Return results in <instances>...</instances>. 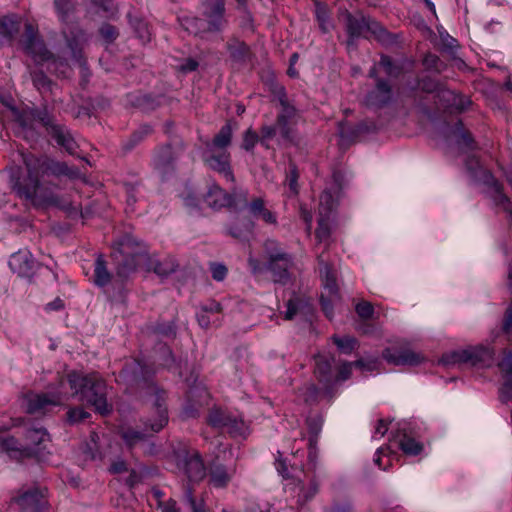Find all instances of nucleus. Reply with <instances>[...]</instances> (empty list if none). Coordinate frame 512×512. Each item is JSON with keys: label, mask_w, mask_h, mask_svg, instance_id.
Instances as JSON below:
<instances>
[{"label": "nucleus", "mask_w": 512, "mask_h": 512, "mask_svg": "<svg viewBox=\"0 0 512 512\" xmlns=\"http://www.w3.org/2000/svg\"><path fill=\"white\" fill-rule=\"evenodd\" d=\"M340 295L338 297H334V294H324L322 293L320 296V305L321 309L324 312L325 316L331 320L334 316V306L340 302Z\"/></svg>", "instance_id": "obj_49"}, {"label": "nucleus", "mask_w": 512, "mask_h": 512, "mask_svg": "<svg viewBox=\"0 0 512 512\" xmlns=\"http://www.w3.org/2000/svg\"><path fill=\"white\" fill-rule=\"evenodd\" d=\"M146 474V468L140 470L132 469L129 472V476L125 480V484L130 488L134 489L138 484L142 483Z\"/></svg>", "instance_id": "obj_63"}, {"label": "nucleus", "mask_w": 512, "mask_h": 512, "mask_svg": "<svg viewBox=\"0 0 512 512\" xmlns=\"http://www.w3.org/2000/svg\"><path fill=\"white\" fill-rule=\"evenodd\" d=\"M116 274L125 279L134 273L138 268H143L148 260V253L145 247L131 235H124L117 242V247L111 254Z\"/></svg>", "instance_id": "obj_6"}, {"label": "nucleus", "mask_w": 512, "mask_h": 512, "mask_svg": "<svg viewBox=\"0 0 512 512\" xmlns=\"http://www.w3.org/2000/svg\"><path fill=\"white\" fill-rule=\"evenodd\" d=\"M185 150V144L164 143L157 145L151 157V166L163 178L171 176L177 168V161Z\"/></svg>", "instance_id": "obj_11"}, {"label": "nucleus", "mask_w": 512, "mask_h": 512, "mask_svg": "<svg viewBox=\"0 0 512 512\" xmlns=\"http://www.w3.org/2000/svg\"><path fill=\"white\" fill-rule=\"evenodd\" d=\"M264 253L265 257L268 261H276V260H285V256L289 255V253L285 252L280 244L273 240V239H267L264 243Z\"/></svg>", "instance_id": "obj_42"}, {"label": "nucleus", "mask_w": 512, "mask_h": 512, "mask_svg": "<svg viewBox=\"0 0 512 512\" xmlns=\"http://www.w3.org/2000/svg\"><path fill=\"white\" fill-rule=\"evenodd\" d=\"M207 423L214 428H228L230 432L241 429L243 423L227 415L221 409H212L207 417Z\"/></svg>", "instance_id": "obj_23"}, {"label": "nucleus", "mask_w": 512, "mask_h": 512, "mask_svg": "<svg viewBox=\"0 0 512 512\" xmlns=\"http://www.w3.org/2000/svg\"><path fill=\"white\" fill-rule=\"evenodd\" d=\"M368 78L373 79V87L366 93L363 103L372 110H381L394 101V90L391 81L379 75L375 68H370Z\"/></svg>", "instance_id": "obj_9"}, {"label": "nucleus", "mask_w": 512, "mask_h": 512, "mask_svg": "<svg viewBox=\"0 0 512 512\" xmlns=\"http://www.w3.org/2000/svg\"><path fill=\"white\" fill-rule=\"evenodd\" d=\"M16 502L22 512H45L47 509V501L38 489L26 491L16 498Z\"/></svg>", "instance_id": "obj_19"}, {"label": "nucleus", "mask_w": 512, "mask_h": 512, "mask_svg": "<svg viewBox=\"0 0 512 512\" xmlns=\"http://www.w3.org/2000/svg\"><path fill=\"white\" fill-rule=\"evenodd\" d=\"M226 49L232 61L239 64H246L253 57L250 46L236 37H232L227 41Z\"/></svg>", "instance_id": "obj_21"}, {"label": "nucleus", "mask_w": 512, "mask_h": 512, "mask_svg": "<svg viewBox=\"0 0 512 512\" xmlns=\"http://www.w3.org/2000/svg\"><path fill=\"white\" fill-rule=\"evenodd\" d=\"M355 311L362 320H369L373 317L374 307L368 301H361L356 305Z\"/></svg>", "instance_id": "obj_64"}, {"label": "nucleus", "mask_w": 512, "mask_h": 512, "mask_svg": "<svg viewBox=\"0 0 512 512\" xmlns=\"http://www.w3.org/2000/svg\"><path fill=\"white\" fill-rule=\"evenodd\" d=\"M111 281V274L107 269L106 262L102 256L95 261L94 282L97 286L104 287Z\"/></svg>", "instance_id": "obj_41"}, {"label": "nucleus", "mask_w": 512, "mask_h": 512, "mask_svg": "<svg viewBox=\"0 0 512 512\" xmlns=\"http://www.w3.org/2000/svg\"><path fill=\"white\" fill-rule=\"evenodd\" d=\"M19 31V22L14 16L0 17V34L5 38L12 40Z\"/></svg>", "instance_id": "obj_43"}, {"label": "nucleus", "mask_w": 512, "mask_h": 512, "mask_svg": "<svg viewBox=\"0 0 512 512\" xmlns=\"http://www.w3.org/2000/svg\"><path fill=\"white\" fill-rule=\"evenodd\" d=\"M259 134H257L254 130L249 128L243 134V141L241 144V148L245 151L251 152L255 145L258 143Z\"/></svg>", "instance_id": "obj_61"}, {"label": "nucleus", "mask_w": 512, "mask_h": 512, "mask_svg": "<svg viewBox=\"0 0 512 512\" xmlns=\"http://www.w3.org/2000/svg\"><path fill=\"white\" fill-rule=\"evenodd\" d=\"M54 8L59 20L64 25L62 34L71 51L72 58L80 67L86 68L87 61L83 55V47L88 38L82 28L72 24V18L77 10V0H54Z\"/></svg>", "instance_id": "obj_4"}, {"label": "nucleus", "mask_w": 512, "mask_h": 512, "mask_svg": "<svg viewBox=\"0 0 512 512\" xmlns=\"http://www.w3.org/2000/svg\"><path fill=\"white\" fill-rule=\"evenodd\" d=\"M99 34L105 43L111 44L119 36V31L115 26H113L109 23H104L99 28Z\"/></svg>", "instance_id": "obj_59"}, {"label": "nucleus", "mask_w": 512, "mask_h": 512, "mask_svg": "<svg viewBox=\"0 0 512 512\" xmlns=\"http://www.w3.org/2000/svg\"><path fill=\"white\" fill-rule=\"evenodd\" d=\"M142 185L141 181H136L134 183L132 182H125L123 183V189L126 195V204L127 208L130 209V211H134V205L138 201V193H139V187Z\"/></svg>", "instance_id": "obj_46"}, {"label": "nucleus", "mask_w": 512, "mask_h": 512, "mask_svg": "<svg viewBox=\"0 0 512 512\" xmlns=\"http://www.w3.org/2000/svg\"><path fill=\"white\" fill-rule=\"evenodd\" d=\"M315 17L322 33H329L332 28L331 11L326 3L315 1Z\"/></svg>", "instance_id": "obj_35"}, {"label": "nucleus", "mask_w": 512, "mask_h": 512, "mask_svg": "<svg viewBox=\"0 0 512 512\" xmlns=\"http://www.w3.org/2000/svg\"><path fill=\"white\" fill-rule=\"evenodd\" d=\"M229 195V204H227V208L234 209L235 211H240L248 208V204L251 198H249V193L244 189H233L231 192H228Z\"/></svg>", "instance_id": "obj_36"}, {"label": "nucleus", "mask_w": 512, "mask_h": 512, "mask_svg": "<svg viewBox=\"0 0 512 512\" xmlns=\"http://www.w3.org/2000/svg\"><path fill=\"white\" fill-rule=\"evenodd\" d=\"M21 44L24 52L30 56L37 65L48 62V68L53 67L55 71H57L59 67L68 68L67 61L64 58L55 56L47 49L38 31L30 23L25 24Z\"/></svg>", "instance_id": "obj_8"}, {"label": "nucleus", "mask_w": 512, "mask_h": 512, "mask_svg": "<svg viewBox=\"0 0 512 512\" xmlns=\"http://www.w3.org/2000/svg\"><path fill=\"white\" fill-rule=\"evenodd\" d=\"M247 211L249 215L267 224H276L277 217L266 207V201L262 197H252L249 201Z\"/></svg>", "instance_id": "obj_24"}, {"label": "nucleus", "mask_w": 512, "mask_h": 512, "mask_svg": "<svg viewBox=\"0 0 512 512\" xmlns=\"http://www.w3.org/2000/svg\"><path fill=\"white\" fill-rule=\"evenodd\" d=\"M345 29L347 32L346 44L348 47L355 46L356 40L363 37L368 38L367 33H371L379 42L391 44L395 41V36L390 33L378 21L365 16L362 11L354 13L345 10L343 12Z\"/></svg>", "instance_id": "obj_5"}, {"label": "nucleus", "mask_w": 512, "mask_h": 512, "mask_svg": "<svg viewBox=\"0 0 512 512\" xmlns=\"http://www.w3.org/2000/svg\"><path fill=\"white\" fill-rule=\"evenodd\" d=\"M21 156L25 173H12L10 176L11 189L21 200L35 208L55 205L70 217L82 216L79 205L71 202L62 203L55 194V190L60 189L55 180L61 177L78 179L81 175L78 167L69 166L66 162L45 154L22 153Z\"/></svg>", "instance_id": "obj_1"}, {"label": "nucleus", "mask_w": 512, "mask_h": 512, "mask_svg": "<svg viewBox=\"0 0 512 512\" xmlns=\"http://www.w3.org/2000/svg\"><path fill=\"white\" fill-rule=\"evenodd\" d=\"M465 165H466L467 170L471 174V176L477 182H479L485 186L484 181H483V172H486V173H491V172L489 170L483 168L480 165L478 158H476L475 156L468 157Z\"/></svg>", "instance_id": "obj_47"}, {"label": "nucleus", "mask_w": 512, "mask_h": 512, "mask_svg": "<svg viewBox=\"0 0 512 512\" xmlns=\"http://www.w3.org/2000/svg\"><path fill=\"white\" fill-rule=\"evenodd\" d=\"M297 120H291L282 115L276 117V127L280 133L281 139L286 142H292L295 137L293 126L296 125Z\"/></svg>", "instance_id": "obj_39"}, {"label": "nucleus", "mask_w": 512, "mask_h": 512, "mask_svg": "<svg viewBox=\"0 0 512 512\" xmlns=\"http://www.w3.org/2000/svg\"><path fill=\"white\" fill-rule=\"evenodd\" d=\"M422 65L425 70L436 73H442L447 67L445 62H443L439 56L430 52L424 55Z\"/></svg>", "instance_id": "obj_45"}, {"label": "nucleus", "mask_w": 512, "mask_h": 512, "mask_svg": "<svg viewBox=\"0 0 512 512\" xmlns=\"http://www.w3.org/2000/svg\"><path fill=\"white\" fill-rule=\"evenodd\" d=\"M417 85L420 90L427 94H435L441 102H450L453 91L448 89L445 84L431 76H423L417 79Z\"/></svg>", "instance_id": "obj_18"}, {"label": "nucleus", "mask_w": 512, "mask_h": 512, "mask_svg": "<svg viewBox=\"0 0 512 512\" xmlns=\"http://www.w3.org/2000/svg\"><path fill=\"white\" fill-rule=\"evenodd\" d=\"M50 136L56 141V143L63 147L69 154H73L76 150V143L71 136L68 129L63 126H53L50 131Z\"/></svg>", "instance_id": "obj_32"}, {"label": "nucleus", "mask_w": 512, "mask_h": 512, "mask_svg": "<svg viewBox=\"0 0 512 512\" xmlns=\"http://www.w3.org/2000/svg\"><path fill=\"white\" fill-rule=\"evenodd\" d=\"M203 162L211 170L223 176L226 181L234 183L235 176L231 167V154L229 151L205 150Z\"/></svg>", "instance_id": "obj_14"}, {"label": "nucleus", "mask_w": 512, "mask_h": 512, "mask_svg": "<svg viewBox=\"0 0 512 512\" xmlns=\"http://www.w3.org/2000/svg\"><path fill=\"white\" fill-rule=\"evenodd\" d=\"M314 375L321 385L323 397L329 402L336 395V381L334 380L333 366L336 365V358L332 354H317L314 357Z\"/></svg>", "instance_id": "obj_12"}, {"label": "nucleus", "mask_w": 512, "mask_h": 512, "mask_svg": "<svg viewBox=\"0 0 512 512\" xmlns=\"http://www.w3.org/2000/svg\"><path fill=\"white\" fill-rule=\"evenodd\" d=\"M153 133V128L148 124L140 125L134 130L131 135L122 144V149L125 152L133 150L136 146L142 143L148 136Z\"/></svg>", "instance_id": "obj_34"}, {"label": "nucleus", "mask_w": 512, "mask_h": 512, "mask_svg": "<svg viewBox=\"0 0 512 512\" xmlns=\"http://www.w3.org/2000/svg\"><path fill=\"white\" fill-rule=\"evenodd\" d=\"M398 437L399 448L403 451L404 454L409 456H417L423 451V444L416 441L406 433H399Z\"/></svg>", "instance_id": "obj_38"}, {"label": "nucleus", "mask_w": 512, "mask_h": 512, "mask_svg": "<svg viewBox=\"0 0 512 512\" xmlns=\"http://www.w3.org/2000/svg\"><path fill=\"white\" fill-rule=\"evenodd\" d=\"M9 267L19 277H31L36 270V261L30 251L19 250L11 255Z\"/></svg>", "instance_id": "obj_15"}, {"label": "nucleus", "mask_w": 512, "mask_h": 512, "mask_svg": "<svg viewBox=\"0 0 512 512\" xmlns=\"http://www.w3.org/2000/svg\"><path fill=\"white\" fill-rule=\"evenodd\" d=\"M202 13H226L225 0H202Z\"/></svg>", "instance_id": "obj_58"}, {"label": "nucleus", "mask_w": 512, "mask_h": 512, "mask_svg": "<svg viewBox=\"0 0 512 512\" xmlns=\"http://www.w3.org/2000/svg\"><path fill=\"white\" fill-rule=\"evenodd\" d=\"M382 357L387 361V363L395 366H414L420 364L423 360L421 354L410 349L386 348L382 352Z\"/></svg>", "instance_id": "obj_16"}, {"label": "nucleus", "mask_w": 512, "mask_h": 512, "mask_svg": "<svg viewBox=\"0 0 512 512\" xmlns=\"http://www.w3.org/2000/svg\"><path fill=\"white\" fill-rule=\"evenodd\" d=\"M120 375L130 387H135L143 397L151 401L156 413L155 418L147 417L142 420V430L130 426L121 428L120 437L126 446L132 449L167 425L169 420L166 406L167 394L153 382L152 371L138 359L126 363Z\"/></svg>", "instance_id": "obj_2"}, {"label": "nucleus", "mask_w": 512, "mask_h": 512, "mask_svg": "<svg viewBox=\"0 0 512 512\" xmlns=\"http://www.w3.org/2000/svg\"><path fill=\"white\" fill-rule=\"evenodd\" d=\"M443 107H454L458 112L465 111L471 105V100L453 91L450 102L442 101Z\"/></svg>", "instance_id": "obj_55"}, {"label": "nucleus", "mask_w": 512, "mask_h": 512, "mask_svg": "<svg viewBox=\"0 0 512 512\" xmlns=\"http://www.w3.org/2000/svg\"><path fill=\"white\" fill-rule=\"evenodd\" d=\"M203 201L213 210H221L227 208L229 204L228 192L221 188L218 184L213 183L209 186L207 192L203 196Z\"/></svg>", "instance_id": "obj_27"}, {"label": "nucleus", "mask_w": 512, "mask_h": 512, "mask_svg": "<svg viewBox=\"0 0 512 512\" xmlns=\"http://www.w3.org/2000/svg\"><path fill=\"white\" fill-rule=\"evenodd\" d=\"M60 387L67 391V400L70 397H78L103 416L112 412L113 407L107 401L106 382L97 373L83 374L75 370L70 371L60 377Z\"/></svg>", "instance_id": "obj_3"}, {"label": "nucleus", "mask_w": 512, "mask_h": 512, "mask_svg": "<svg viewBox=\"0 0 512 512\" xmlns=\"http://www.w3.org/2000/svg\"><path fill=\"white\" fill-rule=\"evenodd\" d=\"M204 19L207 22V30L213 33L222 32L228 25V19L226 13H202Z\"/></svg>", "instance_id": "obj_37"}, {"label": "nucleus", "mask_w": 512, "mask_h": 512, "mask_svg": "<svg viewBox=\"0 0 512 512\" xmlns=\"http://www.w3.org/2000/svg\"><path fill=\"white\" fill-rule=\"evenodd\" d=\"M451 134L455 138L456 144L460 149H466L469 151L476 150L478 144L475 141L472 133L465 128L462 120H457L452 127Z\"/></svg>", "instance_id": "obj_28"}, {"label": "nucleus", "mask_w": 512, "mask_h": 512, "mask_svg": "<svg viewBox=\"0 0 512 512\" xmlns=\"http://www.w3.org/2000/svg\"><path fill=\"white\" fill-rule=\"evenodd\" d=\"M331 339L338 349L344 354H350L358 346V342L354 337H339L337 335H333Z\"/></svg>", "instance_id": "obj_51"}, {"label": "nucleus", "mask_w": 512, "mask_h": 512, "mask_svg": "<svg viewBox=\"0 0 512 512\" xmlns=\"http://www.w3.org/2000/svg\"><path fill=\"white\" fill-rule=\"evenodd\" d=\"M130 24L136 34V36L143 42L147 43L151 41V29L145 20L141 18L130 19Z\"/></svg>", "instance_id": "obj_44"}, {"label": "nucleus", "mask_w": 512, "mask_h": 512, "mask_svg": "<svg viewBox=\"0 0 512 512\" xmlns=\"http://www.w3.org/2000/svg\"><path fill=\"white\" fill-rule=\"evenodd\" d=\"M202 199L198 197L194 191L189 190L183 196L184 206L189 210L191 214H200Z\"/></svg>", "instance_id": "obj_54"}, {"label": "nucleus", "mask_w": 512, "mask_h": 512, "mask_svg": "<svg viewBox=\"0 0 512 512\" xmlns=\"http://www.w3.org/2000/svg\"><path fill=\"white\" fill-rule=\"evenodd\" d=\"M25 438L27 444L33 448H40L43 443L50 440L48 432L43 427L28 428L25 432Z\"/></svg>", "instance_id": "obj_40"}, {"label": "nucleus", "mask_w": 512, "mask_h": 512, "mask_svg": "<svg viewBox=\"0 0 512 512\" xmlns=\"http://www.w3.org/2000/svg\"><path fill=\"white\" fill-rule=\"evenodd\" d=\"M271 92L278 99L282 108L278 115H282L291 120H297V109L289 102L285 87L279 84H273Z\"/></svg>", "instance_id": "obj_31"}, {"label": "nucleus", "mask_w": 512, "mask_h": 512, "mask_svg": "<svg viewBox=\"0 0 512 512\" xmlns=\"http://www.w3.org/2000/svg\"><path fill=\"white\" fill-rule=\"evenodd\" d=\"M178 268V264L173 258H165L162 261L150 257L148 254V260L145 261L144 269L146 271H153L155 274L166 277L174 273Z\"/></svg>", "instance_id": "obj_29"}, {"label": "nucleus", "mask_w": 512, "mask_h": 512, "mask_svg": "<svg viewBox=\"0 0 512 512\" xmlns=\"http://www.w3.org/2000/svg\"><path fill=\"white\" fill-rule=\"evenodd\" d=\"M442 51L454 55L458 47V41L448 33H440Z\"/></svg>", "instance_id": "obj_62"}, {"label": "nucleus", "mask_w": 512, "mask_h": 512, "mask_svg": "<svg viewBox=\"0 0 512 512\" xmlns=\"http://www.w3.org/2000/svg\"><path fill=\"white\" fill-rule=\"evenodd\" d=\"M285 260L268 261L267 269L271 272L275 283L287 284L290 280V269L293 267L291 254L285 256Z\"/></svg>", "instance_id": "obj_22"}, {"label": "nucleus", "mask_w": 512, "mask_h": 512, "mask_svg": "<svg viewBox=\"0 0 512 512\" xmlns=\"http://www.w3.org/2000/svg\"><path fill=\"white\" fill-rule=\"evenodd\" d=\"M254 229V223L247 221L242 227L235 224L227 228V234L237 240H244Z\"/></svg>", "instance_id": "obj_52"}, {"label": "nucleus", "mask_w": 512, "mask_h": 512, "mask_svg": "<svg viewBox=\"0 0 512 512\" xmlns=\"http://www.w3.org/2000/svg\"><path fill=\"white\" fill-rule=\"evenodd\" d=\"M299 171L297 168V165L290 160L288 164V170L286 172V182L289 186V189L294 193L298 194L299 192V185H298V179H299Z\"/></svg>", "instance_id": "obj_53"}, {"label": "nucleus", "mask_w": 512, "mask_h": 512, "mask_svg": "<svg viewBox=\"0 0 512 512\" xmlns=\"http://www.w3.org/2000/svg\"><path fill=\"white\" fill-rule=\"evenodd\" d=\"M90 417V414L80 407L70 408L66 413V421L70 425L83 422Z\"/></svg>", "instance_id": "obj_56"}, {"label": "nucleus", "mask_w": 512, "mask_h": 512, "mask_svg": "<svg viewBox=\"0 0 512 512\" xmlns=\"http://www.w3.org/2000/svg\"><path fill=\"white\" fill-rule=\"evenodd\" d=\"M3 104L9 108L12 113L13 120L18 123L23 130L33 129V123L36 120L35 112L26 109H19L7 102H3Z\"/></svg>", "instance_id": "obj_33"}, {"label": "nucleus", "mask_w": 512, "mask_h": 512, "mask_svg": "<svg viewBox=\"0 0 512 512\" xmlns=\"http://www.w3.org/2000/svg\"><path fill=\"white\" fill-rule=\"evenodd\" d=\"M67 400V391L60 387L55 392L50 393H28L24 397L25 410L28 414H45L49 407L58 406Z\"/></svg>", "instance_id": "obj_13"}, {"label": "nucleus", "mask_w": 512, "mask_h": 512, "mask_svg": "<svg viewBox=\"0 0 512 512\" xmlns=\"http://www.w3.org/2000/svg\"><path fill=\"white\" fill-rule=\"evenodd\" d=\"M287 310L285 312V319L292 320L297 314L305 316L313 314V305L309 298L294 294L287 303Z\"/></svg>", "instance_id": "obj_25"}, {"label": "nucleus", "mask_w": 512, "mask_h": 512, "mask_svg": "<svg viewBox=\"0 0 512 512\" xmlns=\"http://www.w3.org/2000/svg\"><path fill=\"white\" fill-rule=\"evenodd\" d=\"M177 466L188 478L189 483L184 485V499L192 512H206L203 499L197 500L194 496V488L191 483L201 482L207 475L201 454L196 451H184L178 456Z\"/></svg>", "instance_id": "obj_7"}, {"label": "nucleus", "mask_w": 512, "mask_h": 512, "mask_svg": "<svg viewBox=\"0 0 512 512\" xmlns=\"http://www.w3.org/2000/svg\"><path fill=\"white\" fill-rule=\"evenodd\" d=\"M32 83L39 92L50 91L52 87V81L42 70H33L30 72Z\"/></svg>", "instance_id": "obj_48"}, {"label": "nucleus", "mask_w": 512, "mask_h": 512, "mask_svg": "<svg viewBox=\"0 0 512 512\" xmlns=\"http://www.w3.org/2000/svg\"><path fill=\"white\" fill-rule=\"evenodd\" d=\"M331 235V228L326 219L321 217L318 220V226L315 231V237L319 243L325 242Z\"/></svg>", "instance_id": "obj_60"}, {"label": "nucleus", "mask_w": 512, "mask_h": 512, "mask_svg": "<svg viewBox=\"0 0 512 512\" xmlns=\"http://www.w3.org/2000/svg\"><path fill=\"white\" fill-rule=\"evenodd\" d=\"M494 354V350L489 346L478 345L444 354L441 362L444 365L469 364L471 366L489 367L493 364Z\"/></svg>", "instance_id": "obj_10"}, {"label": "nucleus", "mask_w": 512, "mask_h": 512, "mask_svg": "<svg viewBox=\"0 0 512 512\" xmlns=\"http://www.w3.org/2000/svg\"><path fill=\"white\" fill-rule=\"evenodd\" d=\"M323 512H355V510L349 498H336L331 504L324 507Z\"/></svg>", "instance_id": "obj_50"}, {"label": "nucleus", "mask_w": 512, "mask_h": 512, "mask_svg": "<svg viewBox=\"0 0 512 512\" xmlns=\"http://www.w3.org/2000/svg\"><path fill=\"white\" fill-rule=\"evenodd\" d=\"M209 483L216 488H225L233 477V471H229L225 465L218 461H212L208 468Z\"/></svg>", "instance_id": "obj_26"}, {"label": "nucleus", "mask_w": 512, "mask_h": 512, "mask_svg": "<svg viewBox=\"0 0 512 512\" xmlns=\"http://www.w3.org/2000/svg\"><path fill=\"white\" fill-rule=\"evenodd\" d=\"M233 129L230 122H226L214 136L211 142L206 143V150L228 151L232 142Z\"/></svg>", "instance_id": "obj_30"}, {"label": "nucleus", "mask_w": 512, "mask_h": 512, "mask_svg": "<svg viewBox=\"0 0 512 512\" xmlns=\"http://www.w3.org/2000/svg\"><path fill=\"white\" fill-rule=\"evenodd\" d=\"M317 260L320 276L325 290L323 293L334 294V297H338L340 294L337 285L336 273L333 267L325 260L324 253H321Z\"/></svg>", "instance_id": "obj_20"}, {"label": "nucleus", "mask_w": 512, "mask_h": 512, "mask_svg": "<svg viewBox=\"0 0 512 512\" xmlns=\"http://www.w3.org/2000/svg\"><path fill=\"white\" fill-rule=\"evenodd\" d=\"M405 62V60H395L391 56L382 53L379 61L370 68H375L379 75L383 72L385 78L390 81L391 79H399L405 74Z\"/></svg>", "instance_id": "obj_17"}, {"label": "nucleus", "mask_w": 512, "mask_h": 512, "mask_svg": "<svg viewBox=\"0 0 512 512\" xmlns=\"http://www.w3.org/2000/svg\"><path fill=\"white\" fill-rule=\"evenodd\" d=\"M353 362H342L337 366V374L334 375L336 381V392L338 391V383L346 381L352 374Z\"/></svg>", "instance_id": "obj_57"}]
</instances>
